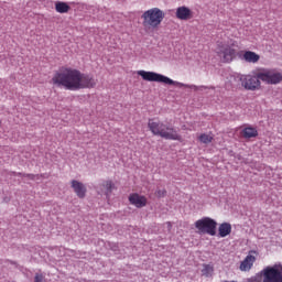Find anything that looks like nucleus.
Instances as JSON below:
<instances>
[{
	"label": "nucleus",
	"instance_id": "f257e3e1",
	"mask_svg": "<svg viewBox=\"0 0 282 282\" xmlns=\"http://www.w3.org/2000/svg\"><path fill=\"white\" fill-rule=\"evenodd\" d=\"M52 83L55 87H64L68 91H78L80 89H94L98 80L76 68L63 67L54 74Z\"/></svg>",
	"mask_w": 282,
	"mask_h": 282
},
{
	"label": "nucleus",
	"instance_id": "f03ea898",
	"mask_svg": "<svg viewBox=\"0 0 282 282\" xmlns=\"http://www.w3.org/2000/svg\"><path fill=\"white\" fill-rule=\"evenodd\" d=\"M148 129L153 135H159L163 140L182 142V134L177 133V129L171 122L149 119Z\"/></svg>",
	"mask_w": 282,
	"mask_h": 282
},
{
	"label": "nucleus",
	"instance_id": "7ed1b4c3",
	"mask_svg": "<svg viewBox=\"0 0 282 282\" xmlns=\"http://www.w3.org/2000/svg\"><path fill=\"white\" fill-rule=\"evenodd\" d=\"M138 76H141L143 80H148V83H163V85H173L174 87H186L187 89H194V91H204V89H208V86L183 84L155 72L138 70Z\"/></svg>",
	"mask_w": 282,
	"mask_h": 282
},
{
	"label": "nucleus",
	"instance_id": "20e7f679",
	"mask_svg": "<svg viewBox=\"0 0 282 282\" xmlns=\"http://www.w3.org/2000/svg\"><path fill=\"white\" fill-rule=\"evenodd\" d=\"M164 11L160 8H152L143 12L141 19H143L144 28H158L164 21Z\"/></svg>",
	"mask_w": 282,
	"mask_h": 282
},
{
	"label": "nucleus",
	"instance_id": "39448f33",
	"mask_svg": "<svg viewBox=\"0 0 282 282\" xmlns=\"http://www.w3.org/2000/svg\"><path fill=\"white\" fill-rule=\"evenodd\" d=\"M235 80L241 83L247 91H257V89H261V78L259 77V73H257L256 76L238 74L235 76Z\"/></svg>",
	"mask_w": 282,
	"mask_h": 282
},
{
	"label": "nucleus",
	"instance_id": "423d86ee",
	"mask_svg": "<svg viewBox=\"0 0 282 282\" xmlns=\"http://www.w3.org/2000/svg\"><path fill=\"white\" fill-rule=\"evenodd\" d=\"M195 228L199 232L215 237L217 235V221L210 217H203L195 221Z\"/></svg>",
	"mask_w": 282,
	"mask_h": 282
},
{
	"label": "nucleus",
	"instance_id": "0eeeda50",
	"mask_svg": "<svg viewBox=\"0 0 282 282\" xmlns=\"http://www.w3.org/2000/svg\"><path fill=\"white\" fill-rule=\"evenodd\" d=\"M216 54L223 61V63H232L237 57V50H235V44H218L216 48Z\"/></svg>",
	"mask_w": 282,
	"mask_h": 282
},
{
	"label": "nucleus",
	"instance_id": "6e6552de",
	"mask_svg": "<svg viewBox=\"0 0 282 282\" xmlns=\"http://www.w3.org/2000/svg\"><path fill=\"white\" fill-rule=\"evenodd\" d=\"M258 78L267 85H279L282 80V74L272 69H261L258 72Z\"/></svg>",
	"mask_w": 282,
	"mask_h": 282
},
{
	"label": "nucleus",
	"instance_id": "1a4fd4ad",
	"mask_svg": "<svg viewBox=\"0 0 282 282\" xmlns=\"http://www.w3.org/2000/svg\"><path fill=\"white\" fill-rule=\"evenodd\" d=\"M263 282H282V274L276 265L267 267L262 271Z\"/></svg>",
	"mask_w": 282,
	"mask_h": 282
},
{
	"label": "nucleus",
	"instance_id": "9d476101",
	"mask_svg": "<svg viewBox=\"0 0 282 282\" xmlns=\"http://www.w3.org/2000/svg\"><path fill=\"white\" fill-rule=\"evenodd\" d=\"M129 202L132 204V206H135V208H144L147 206V198L140 194H130Z\"/></svg>",
	"mask_w": 282,
	"mask_h": 282
},
{
	"label": "nucleus",
	"instance_id": "9b49d317",
	"mask_svg": "<svg viewBox=\"0 0 282 282\" xmlns=\"http://www.w3.org/2000/svg\"><path fill=\"white\" fill-rule=\"evenodd\" d=\"M176 19L188 21V19H193V11L188 7H178L176 9Z\"/></svg>",
	"mask_w": 282,
	"mask_h": 282
},
{
	"label": "nucleus",
	"instance_id": "f8f14e48",
	"mask_svg": "<svg viewBox=\"0 0 282 282\" xmlns=\"http://www.w3.org/2000/svg\"><path fill=\"white\" fill-rule=\"evenodd\" d=\"M72 6H76V2L56 1L55 11L58 12V14H67V12L72 10Z\"/></svg>",
	"mask_w": 282,
	"mask_h": 282
},
{
	"label": "nucleus",
	"instance_id": "ddd939ff",
	"mask_svg": "<svg viewBox=\"0 0 282 282\" xmlns=\"http://www.w3.org/2000/svg\"><path fill=\"white\" fill-rule=\"evenodd\" d=\"M72 188L74 189V193H76L77 197H79L80 199H83L87 193V187H85V184L76 180L72 181Z\"/></svg>",
	"mask_w": 282,
	"mask_h": 282
},
{
	"label": "nucleus",
	"instance_id": "4468645a",
	"mask_svg": "<svg viewBox=\"0 0 282 282\" xmlns=\"http://www.w3.org/2000/svg\"><path fill=\"white\" fill-rule=\"evenodd\" d=\"M254 261H257V258H254V256H247L240 264V270L242 272H248L252 269V265H254Z\"/></svg>",
	"mask_w": 282,
	"mask_h": 282
},
{
	"label": "nucleus",
	"instance_id": "2eb2a0df",
	"mask_svg": "<svg viewBox=\"0 0 282 282\" xmlns=\"http://www.w3.org/2000/svg\"><path fill=\"white\" fill-rule=\"evenodd\" d=\"M232 232V225L230 223H223L219 225L218 235L219 237H228Z\"/></svg>",
	"mask_w": 282,
	"mask_h": 282
},
{
	"label": "nucleus",
	"instance_id": "dca6fc26",
	"mask_svg": "<svg viewBox=\"0 0 282 282\" xmlns=\"http://www.w3.org/2000/svg\"><path fill=\"white\" fill-rule=\"evenodd\" d=\"M259 58H260L259 54L252 51H246L243 54V59L247 63H259Z\"/></svg>",
	"mask_w": 282,
	"mask_h": 282
},
{
	"label": "nucleus",
	"instance_id": "f3484780",
	"mask_svg": "<svg viewBox=\"0 0 282 282\" xmlns=\"http://www.w3.org/2000/svg\"><path fill=\"white\" fill-rule=\"evenodd\" d=\"M242 135L247 140H250V138H257V135H259V131L257 130V128L247 127L242 130Z\"/></svg>",
	"mask_w": 282,
	"mask_h": 282
},
{
	"label": "nucleus",
	"instance_id": "a211bd4d",
	"mask_svg": "<svg viewBox=\"0 0 282 282\" xmlns=\"http://www.w3.org/2000/svg\"><path fill=\"white\" fill-rule=\"evenodd\" d=\"M215 272V268H213V265L210 264H204L203 265V270H202V274L203 276H213V273Z\"/></svg>",
	"mask_w": 282,
	"mask_h": 282
},
{
	"label": "nucleus",
	"instance_id": "6ab92c4d",
	"mask_svg": "<svg viewBox=\"0 0 282 282\" xmlns=\"http://www.w3.org/2000/svg\"><path fill=\"white\" fill-rule=\"evenodd\" d=\"M199 142H202L203 144H210V142H213V135L203 133L198 137Z\"/></svg>",
	"mask_w": 282,
	"mask_h": 282
},
{
	"label": "nucleus",
	"instance_id": "aec40b11",
	"mask_svg": "<svg viewBox=\"0 0 282 282\" xmlns=\"http://www.w3.org/2000/svg\"><path fill=\"white\" fill-rule=\"evenodd\" d=\"M45 276L43 275V273H35L34 282H43Z\"/></svg>",
	"mask_w": 282,
	"mask_h": 282
},
{
	"label": "nucleus",
	"instance_id": "412c9836",
	"mask_svg": "<svg viewBox=\"0 0 282 282\" xmlns=\"http://www.w3.org/2000/svg\"><path fill=\"white\" fill-rule=\"evenodd\" d=\"M156 195H158L159 197H164V196L166 195V191H165V189H158V191H156Z\"/></svg>",
	"mask_w": 282,
	"mask_h": 282
},
{
	"label": "nucleus",
	"instance_id": "4be33fe9",
	"mask_svg": "<svg viewBox=\"0 0 282 282\" xmlns=\"http://www.w3.org/2000/svg\"><path fill=\"white\" fill-rule=\"evenodd\" d=\"M23 177H29V180H36V175L34 174H23Z\"/></svg>",
	"mask_w": 282,
	"mask_h": 282
},
{
	"label": "nucleus",
	"instance_id": "5701e85b",
	"mask_svg": "<svg viewBox=\"0 0 282 282\" xmlns=\"http://www.w3.org/2000/svg\"><path fill=\"white\" fill-rule=\"evenodd\" d=\"M106 186H107V188H111V187L113 186V183L108 182V183L106 184Z\"/></svg>",
	"mask_w": 282,
	"mask_h": 282
}]
</instances>
